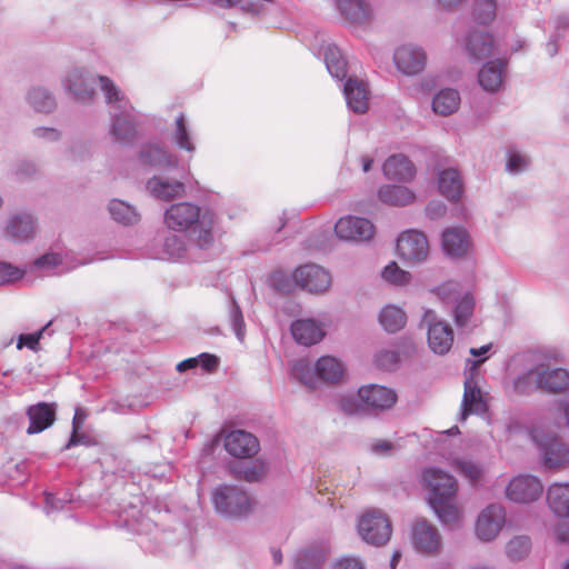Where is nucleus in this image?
Wrapping results in <instances>:
<instances>
[{
	"mask_svg": "<svg viewBox=\"0 0 569 569\" xmlns=\"http://www.w3.org/2000/svg\"><path fill=\"white\" fill-rule=\"evenodd\" d=\"M62 261L60 254L58 253H46L34 261V266L37 267H56L60 264Z\"/></svg>",
	"mask_w": 569,
	"mask_h": 569,
	"instance_id": "obj_59",
	"label": "nucleus"
},
{
	"mask_svg": "<svg viewBox=\"0 0 569 569\" xmlns=\"http://www.w3.org/2000/svg\"><path fill=\"white\" fill-rule=\"evenodd\" d=\"M337 6L350 23H363L370 19V8L363 0H338Z\"/></svg>",
	"mask_w": 569,
	"mask_h": 569,
	"instance_id": "obj_28",
	"label": "nucleus"
},
{
	"mask_svg": "<svg viewBox=\"0 0 569 569\" xmlns=\"http://www.w3.org/2000/svg\"><path fill=\"white\" fill-rule=\"evenodd\" d=\"M109 211L116 221L123 224H131L138 220L136 211L129 204L120 200H112L109 204Z\"/></svg>",
	"mask_w": 569,
	"mask_h": 569,
	"instance_id": "obj_41",
	"label": "nucleus"
},
{
	"mask_svg": "<svg viewBox=\"0 0 569 569\" xmlns=\"http://www.w3.org/2000/svg\"><path fill=\"white\" fill-rule=\"evenodd\" d=\"M79 412H80V410L78 409L76 411L74 417H73V420H72V435H71L70 440H69V442L67 445V448L76 446V445H78L80 442V440L78 438V432L81 429V420H80V417H79Z\"/></svg>",
	"mask_w": 569,
	"mask_h": 569,
	"instance_id": "obj_61",
	"label": "nucleus"
},
{
	"mask_svg": "<svg viewBox=\"0 0 569 569\" xmlns=\"http://www.w3.org/2000/svg\"><path fill=\"white\" fill-rule=\"evenodd\" d=\"M506 62L495 60L487 62L478 73L481 88L488 92H498L503 86Z\"/></svg>",
	"mask_w": 569,
	"mask_h": 569,
	"instance_id": "obj_19",
	"label": "nucleus"
},
{
	"mask_svg": "<svg viewBox=\"0 0 569 569\" xmlns=\"http://www.w3.org/2000/svg\"><path fill=\"white\" fill-rule=\"evenodd\" d=\"M460 103V96L453 89L440 91L432 101V109L436 113L441 116H449L453 113Z\"/></svg>",
	"mask_w": 569,
	"mask_h": 569,
	"instance_id": "obj_35",
	"label": "nucleus"
},
{
	"mask_svg": "<svg viewBox=\"0 0 569 569\" xmlns=\"http://www.w3.org/2000/svg\"><path fill=\"white\" fill-rule=\"evenodd\" d=\"M376 365L383 370H393L399 362V356L396 351L382 350L376 355Z\"/></svg>",
	"mask_w": 569,
	"mask_h": 569,
	"instance_id": "obj_51",
	"label": "nucleus"
},
{
	"mask_svg": "<svg viewBox=\"0 0 569 569\" xmlns=\"http://www.w3.org/2000/svg\"><path fill=\"white\" fill-rule=\"evenodd\" d=\"M293 376L299 379L302 383L311 386V368L306 361H298L292 368Z\"/></svg>",
	"mask_w": 569,
	"mask_h": 569,
	"instance_id": "obj_55",
	"label": "nucleus"
},
{
	"mask_svg": "<svg viewBox=\"0 0 569 569\" xmlns=\"http://www.w3.org/2000/svg\"><path fill=\"white\" fill-rule=\"evenodd\" d=\"M326 560V551L322 549H308L299 553L297 569H319Z\"/></svg>",
	"mask_w": 569,
	"mask_h": 569,
	"instance_id": "obj_39",
	"label": "nucleus"
},
{
	"mask_svg": "<svg viewBox=\"0 0 569 569\" xmlns=\"http://www.w3.org/2000/svg\"><path fill=\"white\" fill-rule=\"evenodd\" d=\"M360 537L373 546L386 545L391 537L392 528L389 518L380 510L363 513L358 522Z\"/></svg>",
	"mask_w": 569,
	"mask_h": 569,
	"instance_id": "obj_3",
	"label": "nucleus"
},
{
	"mask_svg": "<svg viewBox=\"0 0 569 569\" xmlns=\"http://www.w3.org/2000/svg\"><path fill=\"white\" fill-rule=\"evenodd\" d=\"M216 217L210 211H204L192 229V239L200 249H208L214 242L213 228Z\"/></svg>",
	"mask_w": 569,
	"mask_h": 569,
	"instance_id": "obj_22",
	"label": "nucleus"
},
{
	"mask_svg": "<svg viewBox=\"0 0 569 569\" xmlns=\"http://www.w3.org/2000/svg\"><path fill=\"white\" fill-rule=\"evenodd\" d=\"M174 138L177 144L187 151H193L194 146L191 142L188 133V129L184 121V116L181 113L176 120V132Z\"/></svg>",
	"mask_w": 569,
	"mask_h": 569,
	"instance_id": "obj_50",
	"label": "nucleus"
},
{
	"mask_svg": "<svg viewBox=\"0 0 569 569\" xmlns=\"http://www.w3.org/2000/svg\"><path fill=\"white\" fill-rule=\"evenodd\" d=\"M233 472L238 479L256 482L266 476L267 468L263 462L257 460L243 467L234 468Z\"/></svg>",
	"mask_w": 569,
	"mask_h": 569,
	"instance_id": "obj_40",
	"label": "nucleus"
},
{
	"mask_svg": "<svg viewBox=\"0 0 569 569\" xmlns=\"http://www.w3.org/2000/svg\"><path fill=\"white\" fill-rule=\"evenodd\" d=\"M422 321L428 326V345L438 355L447 353L453 343V331L446 321L437 320L433 310H426Z\"/></svg>",
	"mask_w": 569,
	"mask_h": 569,
	"instance_id": "obj_5",
	"label": "nucleus"
},
{
	"mask_svg": "<svg viewBox=\"0 0 569 569\" xmlns=\"http://www.w3.org/2000/svg\"><path fill=\"white\" fill-rule=\"evenodd\" d=\"M199 365L206 372H213L219 363L217 356L211 353H201L198 357Z\"/></svg>",
	"mask_w": 569,
	"mask_h": 569,
	"instance_id": "obj_58",
	"label": "nucleus"
},
{
	"mask_svg": "<svg viewBox=\"0 0 569 569\" xmlns=\"http://www.w3.org/2000/svg\"><path fill=\"white\" fill-rule=\"evenodd\" d=\"M335 232L343 240L365 241L372 238L375 227L368 219L348 216L337 221Z\"/></svg>",
	"mask_w": 569,
	"mask_h": 569,
	"instance_id": "obj_12",
	"label": "nucleus"
},
{
	"mask_svg": "<svg viewBox=\"0 0 569 569\" xmlns=\"http://www.w3.org/2000/svg\"><path fill=\"white\" fill-rule=\"evenodd\" d=\"M27 416L30 421L27 433H39L53 425L56 420V408L53 403L39 402L28 408Z\"/></svg>",
	"mask_w": 569,
	"mask_h": 569,
	"instance_id": "obj_17",
	"label": "nucleus"
},
{
	"mask_svg": "<svg viewBox=\"0 0 569 569\" xmlns=\"http://www.w3.org/2000/svg\"><path fill=\"white\" fill-rule=\"evenodd\" d=\"M7 234L17 242L31 239L34 234V221L29 214L12 217L7 226Z\"/></svg>",
	"mask_w": 569,
	"mask_h": 569,
	"instance_id": "obj_27",
	"label": "nucleus"
},
{
	"mask_svg": "<svg viewBox=\"0 0 569 569\" xmlns=\"http://www.w3.org/2000/svg\"><path fill=\"white\" fill-rule=\"evenodd\" d=\"M379 199L391 206H406L413 201V192L403 186H385L379 189Z\"/></svg>",
	"mask_w": 569,
	"mask_h": 569,
	"instance_id": "obj_33",
	"label": "nucleus"
},
{
	"mask_svg": "<svg viewBox=\"0 0 569 569\" xmlns=\"http://www.w3.org/2000/svg\"><path fill=\"white\" fill-rule=\"evenodd\" d=\"M316 372L327 382H338L345 375V366L335 357H321L316 363Z\"/></svg>",
	"mask_w": 569,
	"mask_h": 569,
	"instance_id": "obj_30",
	"label": "nucleus"
},
{
	"mask_svg": "<svg viewBox=\"0 0 569 569\" xmlns=\"http://www.w3.org/2000/svg\"><path fill=\"white\" fill-rule=\"evenodd\" d=\"M493 48V39L485 32H473L467 41V50L473 60L487 58Z\"/></svg>",
	"mask_w": 569,
	"mask_h": 569,
	"instance_id": "obj_32",
	"label": "nucleus"
},
{
	"mask_svg": "<svg viewBox=\"0 0 569 569\" xmlns=\"http://www.w3.org/2000/svg\"><path fill=\"white\" fill-rule=\"evenodd\" d=\"M531 437L538 445L542 456L543 466L548 469H562L569 467V446L557 435L535 428Z\"/></svg>",
	"mask_w": 569,
	"mask_h": 569,
	"instance_id": "obj_1",
	"label": "nucleus"
},
{
	"mask_svg": "<svg viewBox=\"0 0 569 569\" xmlns=\"http://www.w3.org/2000/svg\"><path fill=\"white\" fill-rule=\"evenodd\" d=\"M439 519L446 525L458 523L461 518V511L456 503V498H446L438 505H430Z\"/></svg>",
	"mask_w": 569,
	"mask_h": 569,
	"instance_id": "obj_38",
	"label": "nucleus"
},
{
	"mask_svg": "<svg viewBox=\"0 0 569 569\" xmlns=\"http://www.w3.org/2000/svg\"><path fill=\"white\" fill-rule=\"evenodd\" d=\"M213 503L221 513L240 517L251 510V501L244 491L224 486L213 492Z\"/></svg>",
	"mask_w": 569,
	"mask_h": 569,
	"instance_id": "obj_4",
	"label": "nucleus"
},
{
	"mask_svg": "<svg viewBox=\"0 0 569 569\" xmlns=\"http://www.w3.org/2000/svg\"><path fill=\"white\" fill-rule=\"evenodd\" d=\"M99 81L101 84V89L106 94V100L108 103H113L122 100L123 97L120 90L116 87L111 79L101 76L99 77Z\"/></svg>",
	"mask_w": 569,
	"mask_h": 569,
	"instance_id": "obj_53",
	"label": "nucleus"
},
{
	"mask_svg": "<svg viewBox=\"0 0 569 569\" xmlns=\"http://www.w3.org/2000/svg\"><path fill=\"white\" fill-rule=\"evenodd\" d=\"M412 542L418 551L432 553L439 550L441 539L435 526L427 521H420L413 527Z\"/></svg>",
	"mask_w": 569,
	"mask_h": 569,
	"instance_id": "obj_15",
	"label": "nucleus"
},
{
	"mask_svg": "<svg viewBox=\"0 0 569 569\" xmlns=\"http://www.w3.org/2000/svg\"><path fill=\"white\" fill-rule=\"evenodd\" d=\"M291 333L295 340L303 346L316 345L325 337L322 326L311 319H301L295 321L291 325Z\"/></svg>",
	"mask_w": 569,
	"mask_h": 569,
	"instance_id": "obj_20",
	"label": "nucleus"
},
{
	"mask_svg": "<svg viewBox=\"0 0 569 569\" xmlns=\"http://www.w3.org/2000/svg\"><path fill=\"white\" fill-rule=\"evenodd\" d=\"M70 91L81 101L93 97V81L88 82L81 70H73L68 77Z\"/></svg>",
	"mask_w": 569,
	"mask_h": 569,
	"instance_id": "obj_36",
	"label": "nucleus"
},
{
	"mask_svg": "<svg viewBox=\"0 0 569 569\" xmlns=\"http://www.w3.org/2000/svg\"><path fill=\"white\" fill-rule=\"evenodd\" d=\"M395 62L402 73L416 74L423 70L426 54L420 48L402 46L395 52Z\"/></svg>",
	"mask_w": 569,
	"mask_h": 569,
	"instance_id": "obj_14",
	"label": "nucleus"
},
{
	"mask_svg": "<svg viewBox=\"0 0 569 569\" xmlns=\"http://www.w3.org/2000/svg\"><path fill=\"white\" fill-rule=\"evenodd\" d=\"M382 278L396 286H405L409 283L411 276L408 271L400 269L396 262H390L385 267Z\"/></svg>",
	"mask_w": 569,
	"mask_h": 569,
	"instance_id": "obj_48",
	"label": "nucleus"
},
{
	"mask_svg": "<svg viewBox=\"0 0 569 569\" xmlns=\"http://www.w3.org/2000/svg\"><path fill=\"white\" fill-rule=\"evenodd\" d=\"M538 366L515 380V389L519 395H527L539 388Z\"/></svg>",
	"mask_w": 569,
	"mask_h": 569,
	"instance_id": "obj_44",
	"label": "nucleus"
},
{
	"mask_svg": "<svg viewBox=\"0 0 569 569\" xmlns=\"http://www.w3.org/2000/svg\"><path fill=\"white\" fill-rule=\"evenodd\" d=\"M427 210L432 218H437L445 213L446 207L441 202H433L428 206Z\"/></svg>",
	"mask_w": 569,
	"mask_h": 569,
	"instance_id": "obj_64",
	"label": "nucleus"
},
{
	"mask_svg": "<svg viewBox=\"0 0 569 569\" xmlns=\"http://www.w3.org/2000/svg\"><path fill=\"white\" fill-rule=\"evenodd\" d=\"M340 407L345 412L350 415L357 412L358 409V405L352 397L342 398L340 400Z\"/></svg>",
	"mask_w": 569,
	"mask_h": 569,
	"instance_id": "obj_63",
	"label": "nucleus"
},
{
	"mask_svg": "<svg viewBox=\"0 0 569 569\" xmlns=\"http://www.w3.org/2000/svg\"><path fill=\"white\" fill-rule=\"evenodd\" d=\"M547 502L555 515L569 518V482L552 483L547 490Z\"/></svg>",
	"mask_w": 569,
	"mask_h": 569,
	"instance_id": "obj_24",
	"label": "nucleus"
},
{
	"mask_svg": "<svg viewBox=\"0 0 569 569\" xmlns=\"http://www.w3.org/2000/svg\"><path fill=\"white\" fill-rule=\"evenodd\" d=\"M438 188L448 200H457L462 192L459 173L455 169H447L439 173Z\"/></svg>",
	"mask_w": 569,
	"mask_h": 569,
	"instance_id": "obj_31",
	"label": "nucleus"
},
{
	"mask_svg": "<svg viewBox=\"0 0 569 569\" xmlns=\"http://www.w3.org/2000/svg\"><path fill=\"white\" fill-rule=\"evenodd\" d=\"M326 64L329 72L338 78L343 79L347 76V61L339 54L337 50L328 49L325 56Z\"/></svg>",
	"mask_w": 569,
	"mask_h": 569,
	"instance_id": "obj_43",
	"label": "nucleus"
},
{
	"mask_svg": "<svg viewBox=\"0 0 569 569\" xmlns=\"http://www.w3.org/2000/svg\"><path fill=\"white\" fill-rule=\"evenodd\" d=\"M397 251L407 262H421L429 253L428 240L426 236L419 231H405L397 240Z\"/></svg>",
	"mask_w": 569,
	"mask_h": 569,
	"instance_id": "obj_9",
	"label": "nucleus"
},
{
	"mask_svg": "<svg viewBox=\"0 0 569 569\" xmlns=\"http://www.w3.org/2000/svg\"><path fill=\"white\" fill-rule=\"evenodd\" d=\"M140 161L144 166L167 168L176 166V159L163 148L154 144L143 147L140 153Z\"/></svg>",
	"mask_w": 569,
	"mask_h": 569,
	"instance_id": "obj_29",
	"label": "nucleus"
},
{
	"mask_svg": "<svg viewBox=\"0 0 569 569\" xmlns=\"http://www.w3.org/2000/svg\"><path fill=\"white\" fill-rule=\"evenodd\" d=\"M345 96L349 108L357 113H365L369 108L367 83L357 78H349L345 84Z\"/></svg>",
	"mask_w": 569,
	"mask_h": 569,
	"instance_id": "obj_18",
	"label": "nucleus"
},
{
	"mask_svg": "<svg viewBox=\"0 0 569 569\" xmlns=\"http://www.w3.org/2000/svg\"><path fill=\"white\" fill-rule=\"evenodd\" d=\"M473 16L476 20L486 24L491 22L496 17V3L493 0H477L473 6Z\"/></svg>",
	"mask_w": 569,
	"mask_h": 569,
	"instance_id": "obj_47",
	"label": "nucleus"
},
{
	"mask_svg": "<svg viewBox=\"0 0 569 569\" xmlns=\"http://www.w3.org/2000/svg\"><path fill=\"white\" fill-rule=\"evenodd\" d=\"M449 465L462 477L469 480L472 483H477L483 478L485 470L483 468L469 459L462 458H452L450 459Z\"/></svg>",
	"mask_w": 569,
	"mask_h": 569,
	"instance_id": "obj_37",
	"label": "nucleus"
},
{
	"mask_svg": "<svg viewBox=\"0 0 569 569\" xmlns=\"http://www.w3.org/2000/svg\"><path fill=\"white\" fill-rule=\"evenodd\" d=\"M43 331L44 328L34 333L21 335L19 337L17 348L21 349L22 347H28L31 350H37L39 340L41 339Z\"/></svg>",
	"mask_w": 569,
	"mask_h": 569,
	"instance_id": "obj_57",
	"label": "nucleus"
},
{
	"mask_svg": "<svg viewBox=\"0 0 569 569\" xmlns=\"http://www.w3.org/2000/svg\"><path fill=\"white\" fill-rule=\"evenodd\" d=\"M147 188L154 197L166 201L184 194V184L177 180L152 178Z\"/></svg>",
	"mask_w": 569,
	"mask_h": 569,
	"instance_id": "obj_25",
	"label": "nucleus"
},
{
	"mask_svg": "<svg viewBox=\"0 0 569 569\" xmlns=\"http://www.w3.org/2000/svg\"><path fill=\"white\" fill-rule=\"evenodd\" d=\"M23 277V271L10 263L0 262V284L14 282Z\"/></svg>",
	"mask_w": 569,
	"mask_h": 569,
	"instance_id": "obj_52",
	"label": "nucleus"
},
{
	"mask_svg": "<svg viewBox=\"0 0 569 569\" xmlns=\"http://www.w3.org/2000/svg\"><path fill=\"white\" fill-rule=\"evenodd\" d=\"M422 487L428 491L429 505L439 503L446 498H456L458 482L450 473L436 468L427 467L420 476Z\"/></svg>",
	"mask_w": 569,
	"mask_h": 569,
	"instance_id": "obj_2",
	"label": "nucleus"
},
{
	"mask_svg": "<svg viewBox=\"0 0 569 569\" xmlns=\"http://www.w3.org/2000/svg\"><path fill=\"white\" fill-rule=\"evenodd\" d=\"M543 492L541 481L531 475H519L510 480L506 488L508 499L519 503L538 500Z\"/></svg>",
	"mask_w": 569,
	"mask_h": 569,
	"instance_id": "obj_8",
	"label": "nucleus"
},
{
	"mask_svg": "<svg viewBox=\"0 0 569 569\" xmlns=\"http://www.w3.org/2000/svg\"><path fill=\"white\" fill-rule=\"evenodd\" d=\"M358 398L366 409L377 411L391 409L398 399L395 390L379 385L360 387L358 390Z\"/></svg>",
	"mask_w": 569,
	"mask_h": 569,
	"instance_id": "obj_11",
	"label": "nucleus"
},
{
	"mask_svg": "<svg viewBox=\"0 0 569 569\" xmlns=\"http://www.w3.org/2000/svg\"><path fill=\"white\" fill-rule=\"evenodd\" d=\"M295 281L311 293L326 292L331 283L329 272L317 264H305L296 269Z\"/></svg>",
	"mask_w": 569,
	"mask_h": 569,
	"instance_id": "obj_10",
	"label": "nucleus"
},
{
	"mask_svg": "<svg viewBox=\"0 0 569 569\" xmlns=\"http://www.w3.org/2000/svg\"><path fill=\"white\" fill-rule=\"evenodd\" d=\"M166 252L172 258H180L186 252L184 242L178 236H170L164 242Z\"/></svg>",
	"mask_w": 569,
	"mask_h": 569,
	"instance_id": "obj_54",
	"label": "nucleus"
},
{
	"mask_svg": "<svg viewBox=\"0 0 569 569\" xmlns=\"http://www.w3.org/2000/svg\"><path fill=\"white\" fill-rule=\"evenodd\" d=\"M442 247L449 256H463L470 247L467 231L462 228H448L442 233Z\"/></svg>",
	"mask_w": 569,
	"mask_h": 569,
	"instance_id": "obj_21",
	"label": "nucleus"
},
{
	"mask_svg": "<svg viewBox=\"0 0 569 569\" xmlns=\"http://www.w3.org/2000/svg\"><path fill=\"white\" fill-rule=\"evenodd\" d=\"M506 549L511 560H522L531 550V541L527 536H517L507 543Z\"/></svg>",
	"mask_w": 569,
	"mask_h": 569,
	"instance_id": "obj_42",
	"label": "nucleus"
},
{
	"mask_svg": "<svg viewBox=\"0 0 569 569\" xmlns=\"http://www.w3.org/2000/svg\"><path fill=\"white\" fill-rule=\"evenodd\" d=\"M224 448L233 457L250 458L259 451V441L247 431L233 430L224 437Z\"/></svg>",
	"mask_w": 569,
	"mask_h": 569,
	"instance_id": "obj_13",
	"label": "nucleus"
},
{
	"mask_svg": "<svg viewBox=\"0 0 569 569\" xmlns=\"http://www.w3.org/2000/svg\"><path fill=\"white\" fill-rule=\"evenodd\" d=\"M385 176L390 180L405 181L413 178L416 170L412 162L402 154H395L383 163Z\"/></svg>",
	"mask_w": 569,
	"mask_h": 569,
	"instance_id": "obj_23",
	"label": "nucleus"
},
{
	"mask_svg": "<svg viewBox=\"0 0 569 569\" xmlns=\"http://www.w3.org/2000/svg\"><path fill=\"white\" fill-rule=\"evenodd\" d=\"M487 409L486 401L481 390L473 383L471 379L465 382V392L462 399V419L471 413H482Z\"/></svg>",
	"mask_w": 569,
	"mask_h": 569,
	"instance_id": "obj_26",
	"label": "nucleus"
},
{
	"mask_svg": "<svg viewBox=\"0 0 569 569\" xmlns=\"http://www.w3.org/2000/svg\"><path fill=\"white\" fill-rule=\"evenodd\" d=\"M112 134L119 142H129L136 134V127L127 118H117L112 124Z\"/></svg>",
	"mask_w": 569,
	"mask_h": 569,
	"instance_id": "obj_46",
	"label": "nucleus"
},
{
	"mask_svg": "<svg viewBox=\"0 0 569 569\" xmlns=\"http://www.w3.org/2000/svg\"><path fill=\"white\" fill-rule=\"evenodd\" d=\"M475 309V300L470 295H466L455 308V322L458 327L466 326Z\"/></svg>",
	"mask_w": 569,
	"mask_h": 569,
	"instance_id": "obj_45",
	"label": "nucleus"
},
{
	"mask_svg": "<svg viewBox=\"0 0 569 569\" xmlns=\"http://www.w3.org/2000/svg\"><path fill=\"white\" fill-rule=\"evenodd\" d=\"M379 322L388 332L401 330L407 322L405 311L396 306H386L379 313Z\"/></svg>",
	"mask_w": 569,
	"mask_h": 569,
	"instance_id": "obj_34",
	"label": "nucleus"
},
{
	"mask_svg": "<svg viewBox=\"0 0 569 569\" xmlns=\"http://www.w3.org/2000/svg\"><path fill=\"white\" fill-rule=\"evenodd\" d=\"M505 523V508L499 503H491L479 513L475 531L480 540L492 541L498 537Z\"/></svg>",
	"mask_w": 569,
	"mask_h": 569,
	"instance_id": "obj_6",
	"label": "nucleus"
},
{
	"mask_svg": "<svg viewBox=\"0 0 569 569\" xmlns=\"http://www.w3.org/2000/svg\"><path fill=\"white\" fill-rule=\"evenodd\" d=\"M528 166V160L525 156L518 152H509L507 161V170L517 173Z\"/></svg>",
	"mask_w": 569,
	"mask_h": 569,
	"instance_id": "obj_56",
	"label": "nucleus"
},
{
	"mask_svg": "<svg viewBox=\"0 0 569 569\" xmlns=\"http://www.w3.org/2000/svg\"><path fill=\"white\" fill-rule=\"evenodd\" d=\"M202 213L201 208L192 202H178L166 210L164 222L169 229L184 232L196 224Z\"/></svg>",
	"mask_w": 569,
	"mask_h": 569,
	"instance_id": "obj_7",
	"label": "nucleus"
},
{
	"mask_svg": "<svg viewBox=\"0 0 569 569\" xmlns=\"http://www.w3.org/2000/svg\"><path fill=\"white\" fill-rule=\"evenodd\" d=\"M332 569H363V565L357 558L347 557L338 560Z\"/></svg>",
	"mask_w": 569,
	"mask_h": 569,
	"instance_id": "obj_60",
	"label": "nucleus"
},
{
	"mask_svg": "<svg viewBox=\"0 0 569 569\" xmlns=\"http://www.w3.org/2000/svg\"><path fill=\"white\" fill-rule=\"evenodd\" d=\"M393 449V445L389 440H377L371 445V450L378 455H388Z\"/></svg>",
	"mask_w": 569,
	"mask_h": 569,
	"instance_id": "obj_62",
	"label": "nucleus"
},
{
	"mask_svg": "<svg viewBox=\"0 0 569 569\" xmlns=\"http://www.w3.org/2000/svg\"><path fill=\"white\" fill-rule=\"evenodd\" d=\"M29 99L34 109L40 112H49L54 107L52 97L43 89L32 90L29 94Z\"/></svg>",
	"mask_w": 569,
	"mask_h": 569,
	"instance_id": "obj_49",
	"label": "nucleus"
},
{
	"mask_svg": "<svg viewBox=\"0 0 569 569\" xmlns=\"http://www.w3.org/2000/svg\"><path fill=\"white\" fill-rule=\"evenodd\" d=\"M539 388L551 392H563L569 388V372L561 368L551 369L548 365H538Z\"/></svg>",
	"mask_w": 569,
	"mask_h": 569,
	"instance_id": "obj_16",
	"label": "nucleus"
}]
</instances>
